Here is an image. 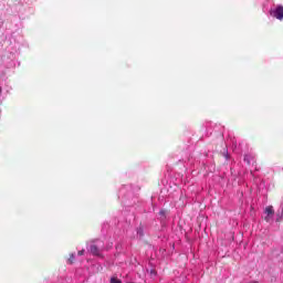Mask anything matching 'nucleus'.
<instances>
[{
    "label": "nucleus",
    "instance_id": "obj_1",
    "mask_svg": "<svg viewBox=\"0 0 283 283\" xmlns=\"http://www.w3.org/2000/svg\"><path fill=\"white\" fill-rule=\"evenodd\" d=\"M270 15L273 17V19H277V21H283V6L277 4L270 9Z\"/></svg>",
    "mask_w": 283,
    "mask_h": 283
},
{
    "label": "nucleus",
    "instance_id": "obj_2",
    "mask_svg": "<svg viewBox=\"0 0 283 283\" xmlns=\"http://www.w3.org/2000/svg\"><path fill=\"white\" fill-rule=\"evenodd\" d=\"M274 216H275V210H273V206H268L264 209L263 220H265V222H273V217Z\"/></svg>",
    "mask_w": 283,
    "mask_h": 283
},
{
    "label": "nucleus",
    "instance_id": "obj_3",
    "mask_svg": "<svg viewBox=\"0 0 283 283\" xmlns=\"http://www.w3.org/2000/svg\"><path fill=\"white\" fill-rule=\"evenodd\" d=\"M90 251L93 255H101V250H98V247L94 244L90 247Z\"/></svg>",
    "mask_w": 283,
    "mask_h": 283
},
{
    "label": "nucleus",
    "instance_id": "obj_4",
    "mask_svg": "<svg viewBox=\"0 0 283 283\" xmlns=\"http://www.w3.org/2000/svg\"><path fill=\"white\" fill-rule=\"evenodd\" d=\"M244 163H248V165H251V156L247 155L244 157Z\"/></svg>",
    "mask_w": 283,
    "mask_h": 283
},
{
    "label": "nucleus",
    "instance_id": "obj_5",
    "mask_svg": "<svg viewBox=\"0 0 283 283\" xmlns=\"http://www.w3.org/2000/svg\"><path fill=\"white\" fill-rule=\"evenodd\" d=\"M111 283H123V282L116 277H112Z\"/></svg>",
    "mask_w": 283,
    "mask_h": 283
},
{
    "label": "nucleus",
    "instance_id": "obj_6",
    "mask_svg": "<svg viewBox=\"0 0 283 283\" xmlns=\"http://www.w3.org/2000/svg\"><path fill=\"white\" fill-rule=\"evenodd\" d=\"M69 262H70V264H72V262H74V254H71Z\"/></svg>",
    "mask_w": 283,
    "mask_h": 283
},
{
    "label": "nucleus",
    "instance_id": "obj_7",
    "mask_svg": "<svg viewBox=\"0 0 283 283\" xmlns=\"http://www.w3.org/2000/svg\"><path fill=\"white\" fill-rule=\"evenodd\" d=\"M85 254V250H81L77 252V255H84Z\"/></svg>",
    "mask_w": 283,
    "mask_h": 283
},
{
    "label": "nucleus",
    "instance_id": "obj_8",
    "mask_svg": "<svg viewBox=\"0 0 283 283\" xmlns=\"http://www.w3.org/2000/svg\"><path fill=\"white\" fill-rule=\"evenodd\" d=\"M160 214L164 216V214H165V211H160Z\"/></svg>",
    "mask_w": 283,
    "mask_h": 283
},
{
    "label": "nucleus",
    "instance_id": "obj_9",
    "mask_svg": "<svg viewBox=\"0 0 283 283\" xmlns=\"http://www.w3.org/2000/svg\"><path fill=\"white\" fill-rule=\"evenodd\" d=\"M0 94H1V87H0Z\"/></svg>",
    "mask_w": 283,
    "mask_h": 283
}]
</instances>
